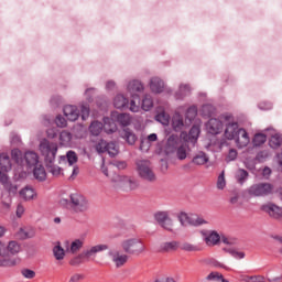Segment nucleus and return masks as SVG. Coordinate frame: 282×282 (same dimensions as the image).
<instances>
[{"instance_id": "nucleus-25", "label": "nucleus", "mask_w": 282, "mask_h": 282, "mask_svg": "<svg viewBox=\"0 0 282 282\" xmlns=\"http://www.w3.org/2000/svg\"><path fill=\"white\" fill-rule=\"evenodd\" d=\"M62 162H68L69 166H74L76 162H78V155L74 151H68L66 155H61L59 156V164Z\"/></svg>"}, {"instance_id": "nucleus-17", "label": "nucleus", "mask_w": 282, "mask_h": 282, "mask_svg": "<svg viewBox=\"0 0 282 282\" xmlns=\"http://www.w3.org/2000/svg\"><path fill=\"white\" fill-rule=\"evenodd\" d=\"M182 140L180 139L178 135L172 134L169 137L167 142H166V152L167 153H175L177 149L182 145L181 144Z\"/></svg>"}, {"instance_id": "nucleus-6", "label": "nucleus", "mask_w": 282, "mask_h": 282, "mask_svg": "<svg viewBox=\"0 0 282 282\" xmlns=\"http://www.w3.org/2000/svg\"><path fill=\"white\" fill-rule=\"evenodd\" d=\"M69 207L74 213H85L89 209V202L83 194H70Z\"/></svg>"}, {"instance_id": "nucleus-23", "label": "nucleus", "mask_w": 282, "mask_h": 282, "mask_svg": "<svg viewBox=\"0 0 282 282\" xmlns=\"http://www.w3.org/2000/svg\"><path fill=\"white\" fill-rule=\"evenodd\" d=\"M105 250H109V246L96 245L90 249L84 251V256L86 257V259H89L90 257H94V254H98V252H105Z\"/></svg>"}, {"instance_id": "nucleus-32", "label": "nucleus", "mask_w": 282, "mask_h": 282, "mask_svg": "<svg viewBox=\"0 0 282 282\" xmlns=\"http://www.w3.org/2000/svg\"><path fill=\"white\" fill-rule=\"evenodd\" d=\"M104 124L100 121H93L89 126L91 135H100L102 133Z\"/></svg>"}, {"instance_id": "nucleus-56", "label": "nucleus", "mask_w": 282, "mask_h": 282, "mask_svg": "<svg viewBox=\"0 0 282 282\" xmlns=\"http://www.w3.org/2000/svg\"><path fill=\"white\" fill-rule=\"evenodd\" d=\"M21 274L24 279H34V276H36V272L32 269H22Z\"/></svg>"}, {"instance_id": "nucleus-14", "label": "nucleus", "mask_w": 282, "mask_h": 282, "mask_svg": "<svg viewBox=\"0 0 282 282\" xmlns=\"http://www.w3.org/2000/svg\"><path fill=\"white\" fill-rule=\"evenodd\" d=\"M238 149L246 148L247 144H250V137L248 135V132L246 129L240 128L238 132L236 133V138H234Z\"/></svg>"}, {"instance_id": "nucleus-41", "label": "nucleus", "mask_w": 282, "mask_h": 282, "mask_svg": "<svg viewBox=\"0 0 282 282\" xmlns=\"http://www.w3.org/2000/svg\"><path fill=\"white\" fill-rule=\"evenodd\" d=\"M188 151V145L186 143L181 144L176 150V158L178 160H186V152Z\"/></svg>"}, {"instance_id": "nucleus-9", "label": "nucleus", "mask_w": 282, "mask_h": 282, "mask_svg": "<svg viewBox=\"0 0 282 282\" xmlns=\"http://www.w3.org/2000/svg\"><path fill=\"white\" fill-rule=\"evenodd\" d=\"M154 219L161 228H164V230H169L170 232L173 231V219H171V213L156 212L154 214Z\"/></svg>"}, {"instance_id": "nucleus-51", "label": "nucleus", "mask_w": 282, "mask_h": 282, "mask_svg": "<svg viewBox=\"0 0 282 282\" xmlns=\"http://www.w3.org/2000/svg\"><path fill=\"white\" fill-rule=\"evenodd\" d=\"M217 188H219V191H224V188H226V176L224 171L218 176Z\"/></svg>"}, {"instance_id": "nucleus-30", "label": "nucleus", "mask_w": 282, "mask_h": 282, "mask_svg": "<svg viewBox=\"0 0 282 282\" xmlns=\"http://www.w3.org/2000/svg\"><path fill=\"white\" fill-rule=\"evenodd\" d=\"M191 94V86L188 84L181 85L178 91L175 94L176 100H183Z\"/></svg>"}, {"instance_id": "nucleus-5", "label": "nucleus", "mask_w": 282, "mask_h": 282, "mask_svg": "<svg viewBox=\"0 0 282 282\" xmlns=\"http://www.w3.org/2000/svg\"><path fill=\"white\" fill-rule=\"evenodd\" d=\"M274 193V185L270 183H258L249 187L248 194L251 197H268Z\"/></svg>"}, {"instance_id": "nucleus-4", "label": "nucleus", "mask_w": 282, "mask_h": 282, "mask_svg": "<svg viewBox=\"0 0 282 282\" xmlns=\"http://www.w3.org/2000/svg\"><path fill=\"white\" fill-rule=\"evenodd\" d=\"M137 173L139 177L145 182H155L158 180L155 172H153V169H151V162L147 160L137 162Z\"/></svg>"}, {"instance_id": "nucleus-26", "label": "nucleus", "mask_w": 282, "mask_h": 282, "mask_svg": "<svg viewBox=\"0 0 282 282\" xmlns=\"http://www.w3.org/2000/svg\"><path fill=\"white\" fill-rule=\"evenodd\" d=\"M208 160V155L205 154V152H198L194 155L192 162L196 164V166H204V164H207Z\"/></svg>"}, {"instance_id": "nucleus-1", "label": "nucleus", "mask_w": 282, "mask_h": 282, "mask_svg": "<svg viewBox=\"0 0 282 282\" xmlns=\"http://www.w3.org/2000/svg\"><path fill=\"white\" fill-rule=\"evenodd\" d=\"M21 252V245L12 240L6 246V243L0 241V268H14L21 263L19 257L10 254H19Z\"/></svg>"}, {"instance_id": "nucleus-58", "label": "nucleus", "mask_w": 282, "mask_h": 282, "mask_svg": "<svg viewBox=\"0 0 282 282\" xmlns=\"http://www.w3.org/2000/svg\"><path fill=\"white\" fill-rule=\"evenodd\" d=\"M55 124L59 127L61 129L67 127V119H65L63 116H57L55 119Z\"/></svg>"}, {"instance_id": "nucleus-34", "label": "nucleus", "mask_w": 282, "mask_h": 282, "mask_svg": "<svg viewBox=\"0 0 282 282\" xmlns=\"http://www.w3.org/2000/svg\"><path fill=\"white\" fill-rule=\"evenodd\" d=\"M132 99L130 101V111L138 113L140 111V95H131Z\"/></svg>"}, {"instance_id": "nucleus-11", "label": "nucleus", "mask_w": 282, "mask_h": 282, "mask_svg": "<svg viewBox=\"0 0 282 282\" xmlns=\"http://www.w3.org/2000/svg\"><path fill=\"white\" fill-rule=\"evenodd\" d=\"M206 129L212 135H218V133L224 131V122L217 118H212L208 120Z\"/></svg>"}, {"instance_id": "nucleus-40", "label": "nucleus", "mask_w": 282, "mask_h": 282, "mask_svg": "<svg viewBox=\"0 0 282 282\" xmlns=\"http://www.w3.org/2000/svg\"><path fill=\"white\" fill-rule=\"evenodd\" d=\"M141 107L143 111H151V109L153 108V98L150 95H145L142 99Z\"/></svg>"}, {"instance_id": "nucleus-39", "label": "nucleus", "mask_w": 282, "mask_h": 282, "mask_svg": "<svg viewBox=\"0 0 282 282\" xmlns=\"http://www.w3.org/2000/svg\"><path fill=\"white\" fill-rule=\"evenodd\" d=\"M172 128L175 131H182V129L184 128V119H182L181 116H175L172 119Z\"/></svg>"}, {"instance_id": "nucleus-20", "label": "nucleus", "mask_w": 282, "mask_h": 282, "mask_svg": "<svg viewBox=\"0 0 282 282\" xmlns=\"http://www.w3.org/2000/svg\"><path fill=\"white\" fill-rule=\"evenodd\" d=\"M150 89L153 94H162L164 91V82L160 77H153L150 80Z\"/></svg>"}, {"instance_id": "nucleus-54", "label": "nucleus", "mask_w": 282, "mask_h": 282, "mask_svg": "<svg viewBox=\"0 0 282 282\" xmlns=\"http://www.w3.org/2000/svg\"><path fill=\"white\" fill-rule=\"evenodd\" d=\"M224 279V274L219 272H212L206 276L207 281H221Z\"/></svg>"}, {"instance_id": "nucleus-55", "label": "nucleus", "mask_w": 282, "mask_h": 282, "mask_svg": "<svg viewBox=\"0 0 282 282\" xmlns=\"http://www.w3.org/2000/svg\"><path fill=\"white\" fill-rule=\"evenodd\" d=\"M85 251L82 254H78L77 257L70 259L69 265H80L83 263V259H85Z\"/></svg>"}, {"instance_id": "nucleus-22", "label": "nucleus", "mask_w": 282, "mask_h": 282, "mask_svg": "<svg viewBox=\"0 0 282 282\" xmlns=\"http://www.w3.org/2000/svg\"><path fill=\"white\" fill-rule=\"evenodd\" d=\"M104 131L106 133H116V131H118V126H116V122L113 120V118H109V117H104Z\"/></svg>"}, {"instance_id": "nucleus-64", "label": "nucleus", "mask_w": 282, "mask_h": 282, "mask_svg": "<svg viewBox=\"0 0 282 282\" xmlns=\"http://www.w3.org/2000/svg\"><path fill=\"white\" fill-rule=\"evenodd\" d=\"M252 282H265V276H263V275H252Z\"/></svg>"}, {"instance_id": "nucleus-48", "label": "nucleus", "mask_w": 282, "mask_h": 282, "mask_svg": "<svg viewBox=\"0 0 282 282\" xmlns=\"http://www.w3.org/2000/svg\"><path fill=\"white\" fill-rule=\"evenodd\" d=\"M195 118H197V107L192 106L186 111V119L191 122L192 120H195Z\"/></svg>"}, {"instance_id": "nucleus-18", "label": "nucleus", "mask_w": 282, "mask_h": 282, "mask_svg": "<svg viewBox=\"0 0 282 282\" xmlns=\"http://www.w3.org/2000/svg\"><path fill=\"white\" fill-rule=\"evenodd\" d=\"M111 118L121 127H129V124H131V116L129 113H119L118 111H115L111 113Z\"/></svg>"}, {"instance_id": "nucleus-33", "label": "nucleus", "mask_w": 282, "mask_h": 282, "mask_svg": "<svg viewBox=\"0 0 282 282\" xmlns=\"http://www.w3.org/2000/svg\"><path fill=\"white\" fill-rule=\"evenodd\" d=\"M24 156L25 155H23V152H21V150H19V149H13L11 151V158H12L13 162L15 164H20V166H22V164L24 162V160H23Z\"/></svg>"}, {"instance_id": "nucleus-31", "label": "nucleus", "mask_w": 282, "mask_h": 282, "mask_svg": "<svg viewBox=\"0 0 282 282\" xmlns=\"http://www.w3.org/2000/svg\"><path fill=\"white\" fill-rule=\"evenodd\" d=\"M144 85L140 80H132L128 84V91L131 95H135V91H143Z\"/></svg>"}, {"instance_id": "nucleus-24", "label": "nucleus", "mask_w": 282, "mask_h": 282, "mask_svg": "<svg viewBox=\"0 0 282 282\" xmlns=\"http://www.w3.org/2000/svg\"><path fill=\"white\" fill-rule=\"evenodd\" d=\"M205 236V242L208 246H217L221 241V236L217 231H210L209 234H203Z\"/></svg>"}, {"instance_id": "nucleus-27", "label": "nucleus", "mask_w": 282, "mask_h": 282, "mask_svg": "<svg viewBox=\"0 0 282 282\" xmlns=\"http://www.w3.org/2000/svg\"><path fill=\"white\" fill-rule=\"evenodd\" d=\"M113 105L116 109H124V107H129V99L123 95H117L113 99Z\"/></svg>"}, {"instance_id": "nucleus-16", "label": "nucleus", "mask_w": 282, "mask_h": 282, "mask_svg": "<svg viewBox=\"0 0 282 282\" xmlns=\"http://www.w3.org/2000/svg\"><path fill=\"white\" fill-rule=\"evenodd\" d=\"M65 118H67L70 122H76L80 116V111L76 106L67 105L63 109Z\"/></svg>"}, {"instance_id": "nucleus-21", "label": "nucleus", "mask_w": 282, "mask_h": 282, "mask_svg": "<svg viewBox=\"0 0 282 282\" xmlns=\"http://www.w3.org/2000/svg\"><path fill=\"white\" fill-rule=\"evenodd\" d=\"M24 161L26 166H29V169H32V166H36V164H39V154H36V152L34 151L25 152Z\"/></svg>"}, {"instance_id": "nucleus-37", "label": "nucleus", "mask_w": 282, "mask_h": 282, "mask_svg": "<svg viewBox=\"0 0 282 282\" xmlns=\"http://www.w3.org/2000/svg\"><path fill=\"white\" fill-rule=\"evenodd\" d=\"M200 112L204 118H210V116L215 113V106L210 104H205L203 105Z\"/></svg>"}, {"instance_id": "nucleus-45", "label": "nucleus", "mask_w": 282, "mask_h": 282, "mask_svg": "<svg viewBox=\"0 0 282 282\" xmlns=\"http://www.w3.org/2000/svg\"><path fill=\"white\" fill-rule=\"evenodd\" d=\"M268 137L263 133H258L253 137V147H261V144H265Z\"/></svg>"}, {"instance_id": "nucleus-38", "label": "nucleus", "mask_w": 282, "mask_h": 282, "mask_svg": "<svg viewBox=\"0 0 282 282\" xmlns=\"http://www.w3.org/2000/svg\"><path fill=\"white\" fill-rule=\"evenodd\" d=\"M59 142L64 147H67L72 142V132L64 130L59 133Z\"/></svg>"}, {"instance_id": "nucleus-57", "label": "nucleus", "mask_w": 282, "mask_h": 282, "mask_svg": "<svg viewBox=\"0 0 282 282\" xmlns=\"http://www.w3.org/2000/svg\"><path fill=\"white\" fill-rule=\"evenodd\" d=\"M227 252H229V254H231V257H234V259H245L246 253L241 252V251H237L235 249H226Z\"/></svg>"}, {"instance_id": "nucleus-52", "label": "nucleus", "mask_w": 282, "mask_h": 282, "mask_svg": "<svg viewBox=\"0 0 282 282\" xmlns=\"http://www.w3.org/2000/svg\"><path fill=\"white\" fill-rule=\"evenodd\" d=\"M106 153H109L111 158H113L115 155H118V148L116 147V143L109 142L106 149Z\"/></svg>"}, {"instance_id": "nucleus-50", "label": "nucleus", "mask_w": 282, "mask_h": 282, "mask_svg": "<svg viewBox=\"0 0 282 282\" xmlns=\"http://www.w3.org/2000/svg\"><path fill=\"white\" fill-rule=\"evenodd\" d=\"M221 241L223 243H225L226 246H237L239 243V240L235 237H226L223 236L221 237Z\"/></svg>"}, {"instance_id": "nucleus-35", "label": "nucleus", "mask_w": 282, "mask_h": 282, "mask_svg": "<svg viewBox=\"0 0 282 282\" xmlns=\"http://www.w3.org/2000/svg\"><path fill=\"white\" fill-rule=\"evenodd\" d=\"M180 248V242L177 241H171V242H164L161 245L162 252H173Z\"/></svg>"}, {"instance_id": "nucleus-63", "label": "nucleus", "mask_w": 282, "mask_h": 282, "mask_svg": "<svg viewBox=\"0 0 282 282\" xmlns=\"http://www.w3.org/2000/svg\"><path fill=\"white\" fill-rule=\"evenodd\" d=\"M154 282H175V279L171 276H162L158 278Z\"/></svg>"}, {"instance_id": "nucleus-8", "label": "nucleus", "mask_w": 282, "mask_h": 282, "mask_svg": "<svg viewBox=\"0 0 282 282\" xmlns=\"http://www.w3.org/2000/svg\"><path fill=\"white\" fill-rule=\"evenodd\" d=\"M12 171V163L10 156L6 153L0 154V182L8 184V173Z\"/></svg>"}, {"instance_id": "nucleus-28", "label": "nucleus", "mask_w": 282, "mask_h": 282, "mask_svg": "<svg viewBox=\"0 0 282 282\" xmlns=\"http://www.w3.org/2000/svg\"><path fill=\"white\" fill-rule=\"evenodd\" d=\"M33 175L39 182H45V180H47V172H45L43 165L34 167Z\"/></svg>"}, {"instance_id": "nucleus-29", "label": "nucleus", "mask_w": 282, "mask_h": 282, "mask_svg": "<svg viewBox=\"0 0 282 282\" xmlns=\"http://www.w3.org/2000/svg\"><path fill=\"white\" fill-rule=\"evenodd\" d=\"M20 196L22 199H25V202H29L30 199H34L36 192H34V188L26 186L20 191Z\"/></svg>"}, {"instance_id": "nucleus-2", "label": "nucleus", "mask_w": 282, "mask_h": 282, "mask_svg": "<svg viewBox=\"0 0 282 282\" xmlns=\"http://www.w3.org/2000/svg\"><path fill=\"white\" fill-rule=\"evenodd\" d=\"M40 151L44 156L46 169L52 173L55 177L61 175L63 171L59 166L54 165V160H56V153H58V144L55 142H50L47 140H42L40 143Z\"/></svg>"}, {"instance_id": "nucleus-43", "label": "nucleus", "mask_w": 282, "mask_h": 282, "mask_svg": "<svg viewBox=\"0 0 282 282\" xmlns=\"http://www.w3.org/2000/svg\"><path fill=\"white\" fill-rule=\"evenodd\" d=\"M281 144H282V137L280 134H274L271 137L269 141V147H271V149H279Z\"/></svg>"}, {"instance_id": "nucleus-19", "label": "nucleus", "mask_w": 282, "mask_h": 282, "mask_svg": "<svg viewBox=\"0 0 282 282\" xmlns=\"http://www.w3.org/2000/svg\"><path fill=\"white\" fill-rule=\"evenodd\" d=\"M66 252H69L70 254H76V252H79V250L85 246V241L80 239H76L73 242L66 241Z\"/></svg>"}, {"instance_id": "nucleus-3", "label": "nucleus", "mask_w": 282, "mask_h": 282, "mask_svg": "<svg viewBox=\"0 0 282 282\" xmlns=\"http://www.w3.org/2000/svg\"><path fill=\"white\" fill-rule=\"evenodd\" d=\"M121 248L123 251H126L127 254H134L135 257L142 254V252H144L145 250L144 243L138 238H130L123 240L121 242Z\"/></svg>"}, {"instance_id": "nucleus-42", "label": "nucleus", "mask_w": 282, "mask_h": 282, "mask_svg": "<svg viewBox=\"0 0 282 282\" xmlns=\"http://www.w3.org/2000/svg\"><path fill=\"white\" fill-rule=\"evenodd\" d=\"M53 254L57 261H63L65 259V249L57 245L53 248Z\"/></svg>"}, {"instance_id": "nucleus-44", "label": "nucleus", "mask_w": 282, "mask_h": 282, "mask_svg": "<svg viewBox=\"0 0 282 282\" xmlns=\"http://www.w3.org/2000/svg\"><path fill=\"white\" fill-rule=\"evenodd\" d=\"M171 117L166 112H160L155 116V121L164 124L165 127L169 126Z\"/></svg>"}, {"instance_id": "nucleus-59", "label": "nucleus", "mask_w": 282, "mask_h": 282, "mask_svg": "<svg viewBox=\"0 0 282 282\" xmlns=\"http://www.w3.org/2000/svg\"><path fill=\"white\" fill-rule=\"evenodd\" d=\"M237 155H238L237 150L235 149L229 150L228 155L226 158V162H234V160H237Z\"/></svg>"}, {"instance_id": "nucleus-60", "label": "nucleus", "mask_w": 282, "mask_h": 282, "mask_svg": "<svg viewBox=\"0 0 282 282\" xmlns=\"http://www.w3.org/2000/svg\"><path fill=\"white\" fill-rule=\"evenodd\" d=\"M83 279H85V275L82 273H74L73 275H70L68 282H80L83 281Z\"/></svg>"}, {"instance_id": "nucleus-49", "label": "nucleus", "mask_w": 282, "mask_h": 282, "mask_svg": "<svg viewBox=\"0 0 282 282\" xmlns=\"http://www.w3.org/2000/svg\"><path fill=\"white\" fill-rule=\"evenodd\" d=\"M107 147H109V143L105 140H100L97 144H96V151L97 153H107Z\"/></svg>"}, {"instance_id": "nucleus-47", "label": "nucleus", "mask_w": 282, "mask_h": 282, "mask_svg": "<svg viewBox=\"0 0 282 282\" xmlns=\"http://www.w3.org/2000/svg\"><path fill=\"white\" fill-rule=\"evenodd\" d=\"M123 138L128 142V144H135V140H138V137L130 130H124Z\"/></svg>"}, {"instance_id": "nucleus-61", "label": "nucleus", "mask_w": 282, "mask_h": 282, "mask_svg": "<svg viewBox=\"0 0 282 282\" xmlns=\"http://www.w3.org/2000/svg\"><path fill=\"white\" fill-rule=\"evenodd\" d=\"M80 112H82V120H87V118H89V107L82 106Z\"/></svg>"}, {"instance_id": "nucleus-13", "label": "nucleus", "mask_w": 282, "mask_h": 282, "mask_svg": "<svg viewBox=\"0 0 282 282\" xmlns=\"http://www.w3.org/2000/svg\"><path fill=\"white\" fill-rule=\"evenodd\" d=\"M261 210H263V213H268V215L273 217V219H281L282 217V208L272 203L262 205Z\"/></svg>"}, {"instance_id": "nucleus-7", "label": "nucleus", "mask_w": 282, "mask_h": 282, "mask_svg": "<svg viewBox=\"0 0 282 282\" xmlns=\"http://www.w3.org/2000/svg\"><path fill=\"white\" fill-rule=\"evenodd\" d=\"M223 118L226 122L225 138L227 140H235L240 129L239 123L235 121V118L231 115H225Z\"/></svg>"}, {"instance_id": "nucleus-10", "label": "nucleus", "mask_w": 282, "mask_h": 282, "mask_svg": "<svg viewBox=\"0 0 282 282\" xmlns=\"http://www.w3.org/2000/svg\"><path fill=\"white\" fill-rule=\"evenodd\" d=\"M178 221L183 226H203V224H206V220H204V218L195 215L188 216V214L186 213H181L178 215Z\"/></svg>"}, {"instance_id": "nucleus-12", "label": "nucleus", "mask_w": 282, "mask_h": 282, "mask_svg": "<svg viewBox=\"0 0 282 282\" xmlns=\"http://www.w3.org/2000/svg\"><path fill=\"white\" fill-rule=\"evenodd\" d=\"M110 256L112 263H115L116 268H122L129 261V256L126 253H120V251L110 250L108 252Z\"/></svg>"}, {"instance_id": "nucleus-62", "label": "nucleus", "mask_w": 282, "mask_h": 282, "mask_svg": "<svg viewBox=\"0 0 282 282\" xmlns=\"http://www.w3.org/2000/svg\"><path fill=\"white\" fill-rule=\"evenodd\" d=\"M25 213V207L22 204H18L15 215L18 218L23 217V214Z\"/></svg>"}, {"instance_id": "nucleus-36", "label": "nucleus", "mask_w": 282, "mask_h": 282, "mask_svg": "<svg viewBox=\"0 0 282 282\" xmlns=\"http://www.w3.org/2000/svg\"><path fill=\"white\" fill-rule=\"evenodd\" d=\"M178 248L184 250V252H199V250H202L199 246L193 245L191 242H183Z\"/></svg>"}, {"instance_id": "nucleus-46", "label": "nucleus", "mask_w": 282, "mask_h": 282, "mask_svg": "<svg viewBox=\"0 0 282 282\" xmlns=\"http://www.w3.org/2000/svg\"><path fill=\"white\" fill-rule=\"evenodd\" d=\"M236 180L239 184H243L246 180H248V171L243 169H239L237 174H236Z\"/></svg>"}, {"instance_id": "nucleus-15", "label": "nucleus", "mask_w": 282, "mask_h": 282, "mask_svg": "<svg viewBox=\"0 0 282 282\" xmlns=\"http://www.w3.org/2000/svg\"><path fill=\"white\" fill-rule=\"evenodd\" d=\"M200 130L198 126H193L188 133L181 132V138L184 140V142H192V144H195L197 142V139L199 138Z\"/></svg>"}, {"instance_id": "nucleus-53", "label": "nucleus", "mask_w": 282, "mask_h": 282, "mask_svg": "<svg viewBox=\"0 0 282 282\" xmlns=\"http://www.w3.org/2000/svg\"><path fill=\"white\" fill-rule=\"evenodd\" d=\"M11 207H12V197L7 196V198L1 202V208L6 210V213H9Z\"/></svg>"}]
</instances>
